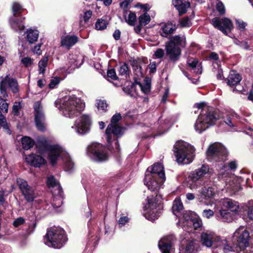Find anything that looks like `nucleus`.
Returning <instances> with one entry per match:
<instances>
[{
    "mask_svg": "<svg viewBox=\"0 0 253 253\" xmlns=\"http://www.w3.org/2000/svg\"><path fill=\"white\" fill-rule=\"evenodd\" d=\"M40 141L48 152L47 158L52 166L55 165L61 159L64 164L65 170L69 172L73 171L74 164L63 147L57 144L49 145L44 138H42Z\"/></svg>",
    "mask_w": 253,
    "mask_h": 253,
    "instance_id": "1",
    "label": "nucleus"
},
{
    "mask_svg": "<svg viewBox=\"0 0 253 253\" xmlns=\"http://www.w3.org/2000/svg\"><path fill=\"white\" fill-rule=\"evenodd\" d=\"M54 104L65 117L70 118L77 116L85 107V103L83 100L74 94L66 95L58 99Z\"/></svg>",
    "mask_w": 253,
    "mask_h": 253,
    "instance_id": "2",
    "label": "nucleus"
},
{
    "mask_svg": "<svg viewBox=\"0 0 253 253\" xmlns=\"http://www.w3.org/2000/svg\"><path fill=\"white\" fill-rule=\"evenodd\" d=\"M194 107L201 110L194 125L195 130L199 133H201L210 126L214 125L219 118L218 111L212 108H208L205 102L196 103Z\"/></svg>",
    "mask_w": 253,
    "mask_h": 253,
    "instance_id": "3",
    "label": "nucleus"
},
{
    "mask_svg": "<svg viewBox=\"0 0 253 253\" xmlns=\"http://www.w3.org/2000/svg\"><path fill=\"white\" fill-rule=\"evenodd\" d=\"M8 88L12 93H17L19 91V87L17 80L12 78L10 74L5 76L0 77V113H7L8 110V104L6 102L8 97Z\"/></svg>",
    "mask_w": 253,
    "mask_h": 253,
    "instance_id": "4",
    "label": "nucleus"
},
{
    "mask_svg": "<svg viewBox=\"0 0 253 253\" xmlns=\"http://www.w3.org/2000/svg\"><path fill=\"white\" fill-rule=\"evenodd\" d=\"M122 119L121 114L117 113L114 114L111 120V123L107 126L105 134L108 144L115 141V146L116 151L119 150V144L118 138L121 137L124 134L125 128L120 126L118 122Z\"/></svg>",
    "mask_w": 253,
    "mask_h": 253,
    "instance_id": "5",
    "label": "nucleus"
},
{
    "mask_svg": "<svg viewBox=\"0 0 253 253\" xmlns=\"http://www.w3.org/2000/svg\"><path fill=\"white\" fill-rule=\"evenodd\" d=\"M194 148L189 143L183 141H178L173 147V152L177 163L187 165L191 163L194 159Z\"/></svg>",
    "mask_w": 253,
    "mask_h": 253,
    "instance_id": "6",
    "label": "nucleus"
},
{
    "mask_svg": "<svg viewBox=\"0 0 253 253\" xmlns=\"http://www.w3.org/2000/svg\"><path fill=\"white\" fill-rule=\"evenodd\" d=\"M67 241L65 231L59 227L48 229L44 238V244L55 249L61 248Z\"/></svg>",
    "mask_w": 253,
    "mask_h": 253,
    "instance_id": "7",
    "label": "nucleus"
},
{
    "mask_svg": "<svg viewBox=\"0 0 253 253\" xmlns=\"http://www.w3.org/2000/svg\"><path fill=\"white\" fill-rule=\"evenodd\" d=\"M163 209L162 197L157 194L155 197H147V202L144 207V216L150 221H154L160 216L161 211Z\"/></svg>",
    "mask_w": 253,
    "mask_h": 253,
    "instance_id": "8",
    "label": "nucleus"
},
{
    "mask_svg": "<svg viewBox=\"0 0 253 253\" xmlns=\"http://www.w3.org/2000/svg\"><path fill=\"white\" fill-rule=\"evenodd\" d=\"M209 171V166L203 165L201 168L190 173L186 180L187 186L192 190L199 188L206 181Z\"/></svg>",
    "mask_w": 253,
    "mask_h": 253,
    "instance_id": "9",
    "label": "nucleus"
},
{
    "mask_svg": "<svg viewBox=\"0 0 253 253\" xmlns=\"http://www.w3.org/2000/svg\"><path fill=\"white\" fill-rule=\"evenodd\" d=\"M206 153L208 159L211 161L224 162L227 159V150L224 146L219 143L211 144Z\"/></svg>",
    "mask_w": 253,
    "mask_h": 253,
    "instance_id": "10",
    "label": "nucleus"
},
{
    "mask_svg": "<svg viewBox=\"0 0 253 253\" xmlns=\"http://www.w3.org/2000/svg\"><path fill=\"white\" fill-rule=\"evenodd\" d=\"M87 156L96 162H104L108 159V154L104 146L100 143L93 142L87 148Z\"/></svg>",
    "mask_w": 253,
    "mask_h": 253,
    "instance_id": "11",
    "label": "nucleus"
},
{
    "mask_svg": "<svg viewBox=\"0 0 253 253\" xmlns=\"http://www.w3.org/2000/svg\"><path fill=\"white\" fill-rule=\"evenodd\" d=\"M249 232L244 226H240L234 233L233 240L236 241V248L244 251L249 246Z\"/></svg>",
    "mask_w": 253,
    "mask_h": 253,
    "instance_id": "12",
    "label": "nucleus"
},
{
    "mask_svg": "<svg viewBox=\"0 0 253 253\" xmlns=\"http://www.w3.org/2000/svg\"><path fill=\"white\" fill-rule=\"evenodd\" d=\"M90 125V117L88 115L84 114L75 121L71 128L78 134L84 135L89 131Z\"/></svg>",
    "mask_w": 253,
    "mask_h": 253,
    "instance_id": "13",
    "label": "nucleus"
},
{
    "mask_svg": "<svg viewBox=\"0 0 253 253\" xmlns=\"http://www.w3.org/2000/svg\"><path fill=\"white\" fill-rule=\"evenodd\" d=\"M35 121L37 128L40 131H44L45 127V115L43 107L40 101H37L34 105Z\"/></svg>",
    "mask_w": 253,
    "mask_h": 253,
    "instance_id": "14",
    "label": "nucleus"
},
{
    "mask_svg": "<svg viewBox=\"0 0 253 253\" xmlns=\"http://www.w3.org/2000/svg\"><path fill=\"white\" fill-rule=\"evenodd\" d=\"M213 26L221 31L224 35H227L233 29L234 26L232 21L227 18H214L212 19Z\"/></svg>",
    "mask_w": 253,
    "mask_h": 253,
    "instance_id": "15",
    "label": "nucleus"
},
{
    "mask_svg": "<svg viewBox=\"0 0 253 253\" xmlns=\"http://www.w3.org/2000/svg\"><path fill=\"white\" fill-rule=\"evenodd\" d=\"M219 237L211 231H206L201 234V244L207 248H216Z\"/></svg>",
    "mask_w": 253,
    "mask_h": 253,
    "instance_id": "16",
    "label": "nucleus"
},
{
    "mask_svg": "<svg viewBox=\"0 0 253 253\" xmlns=\"http://www.w3.org/2000/svg\"><path fill=\"white\" fill-rule=\"evenodd\" d=\"M160 177H154L151 174H145L144 179V184L148 190L156 193L158 192L164 182L160 180Z\"/></svg>",
    "mask_w": 253,
    "mask_h": 253,
    "instance_id": "17",
    "label": "nucleus"
},
{
    "mask_svg": "<svg viewBox=\"0 0 253 253\" xmlns=\"http://www.w3.org/2000/svg\"><path fill=\"white\" fill-rule=\"evenodd\" d=\"M83 63V61L81 56L70 54L67 58V61L64 69L70 73L79 68Z\"/></svg>",
    "mask_w": 253,
    "mask_h": 253,
    "instance_id": "18",
    "label": "nucleus"
},
{
    "mask_svg": "<svg viewBox=\"0 0 253 253\" xmlns=\"http://www.w3.org/2000/svg\"><path fill=\"white\" fill-rule=\"evenodd\" d=\"M151 174L154 177H160L162 182L166 180L165 173L163 165L161 163H155L151 167L147 169L145 174Z\"/></svg>",
    "mask_w": 253,
    "mask_h": 253,
    "instance_id": "19",
    "label": "nucleus"
},
{
    "mask_svg": "<svg viewBox=\"0 0 253 253\" xmlns=\"http://www.w3.org/2000/svg\"><path fill=\"white\" fill-rule=\"evenodd\" d=\"M165 49L167 55L169 56L170 60L175 62L179 59L181 54V49L179 46L172 43H166Z\"/></svg>",
    "mask_w": 253,
    "mask_h": 253,
    "instance_id": "20",
    "label": "nucleus"
},
{
    "mask_svg": "<svg viewBox=\"0 0 253 253\" xmlns=\"http://www.w3.org/2000/svg\"><path fill=\"white\" fill-rule=\"evenodd\" d=\"M220 205L222 209H227L228 211L234 214H237L239 211V203L229 198H224L220 201Z\"/></svg>",
    "mask_w": 253,
    "mask_h": 253,
    "instance_id": "21",
    "label": "nucleus"
},
{
    "mask_svg": "<svg viewBox=\"0 0 253 253\" xmlns=\"http://www.w3.org/2000/svg\"><path fill=\"white\" fill-rule=\"evenodd\" d=\"M225 189L230 195L236 194L241 189L240 183L237 177H230L226 181Z\"/></svg>",
    "mask_w": 253,
    "mask_h": 253,
    "instance_id": "22",
    "label": "nucleus"
},
{
    "mask_svg": "<svg viewBox=\"0 0 253 253\" xmlns=\"http://www.w3.org/2000/svg\"><path fill=\"white\" fill-rule=\"evenodd\" d=\"M174 240V236L170 235L163 237L159 242L158 246L162 253H169L171 244Z\"/></svg>",
    "mask_w": 253,
    "mask_h": 253,
    "instance_id": "23",
    "label": "nucleus"
},
{
    "mask_svg": "<svg viewBox=\"0 0 253 253\" xmlns=\"http://www.w3.org/2000/svg\"><path fill=\"white\" fill-rule=\"evenodd\" d=\"M24 19L25 18L22 17L21 16L11 17L9 22L11 28L16 31H19V33H21L25 28L23 23Z\"/></svg>",
    "mask_w": 253,
    "mask_h": 253,
    "instance_id": "24",
    "label": "nucleus"
},
{
    "mask_svg": "<svg viewBox=\"0 0 253 253\" xmlns=\"http://www.w3.org/2000/svg\"><path fill=\"white\" fill-rule=\"evenodd\" d=\"M26 162L35 167H40L46 163L45 160L39 155L31 154L25 157Z\"/></svg>",
    "mask_w": 253,
    "mask_h": 253,
    "instance_id": "25",
    "label": "nucleus"
},
{
    "mask_svg": "<svg viewBox=\"0 0 253 253\" xmlns=\"http://www.w3.org/2000/svg\"><path fill=\"white\" fill-rule=\"evenodd\" d=\"M216 248L223 251L224 253H227L230 252L237 251L239 252V249L236 248L235 245H231L226 240L221 239L220 237L216 245Z\"/></svg>",
    "mask_w": 253,
    "mask_h": 253,
    "instance_id": "26",
    "label": "nucleus"
},
{
    "mask_svg": "<svg viewBox=\"0 0 253 253\" xmlns=\"http://www.w3.org/2000/svg\"><path fill=\"white\" fill-rule=\"evenodd\" d=\"M79 41V38L74 35L62 37L61 40V45L68 49L74 45Z\"/></svg>",
    "mask_w": 253,
    "mask_h": 253,
    "instance_id": "27",
    "label": "nucleus"
},
{
    "mask_svg": "<svg viewBox=\"0 0 253 253\" xmlns=\"http://www.w3.org/2000/svg\"><path fill=\"white\" fill-rule=\"evenodd\" d=\"M175 30V25L172 23H164L161 25L160 33L162 36L167 37L169 35L173 33Z\"/></svg>",
    "mask_w": 253,
    "mask_h": 253,
    "instance_id": "28",
    "label": "nucleus"
},
{
    "mask_svg": "<svg viewBox=\"0 0 253 253\" xmlns=\"http://www.w3.org/2000/svg\"><path fill=\"white\" fill-rule=\"evenodd\" d=\"M236 214L226 210L221 209L219 211L218 218L222 222H231L233 221Z\"/></svg>",
    "mask_w": 253,
    "mask_h": 253,
    "instance_id": "29",
    "label": "nucleus"
},
{
    "mask_svg": "<svg viewBox=\"0 0 253 253\" xmlns=\"http://www.w3.org/2000/svg\"><path fill=\"white\" fill-rule=\"evenodd\" d=\"M215 194L214 189L211 187H204L199 191V194L198 195L199 199L201 201L203 199L211 198Z\"/></svg>",
    "mask_w": 253,
    "mask_h": 253,
    "instance_id": "30",
    "label": "nucleus"
},
{
    "mask_svg": "<svg viewBox=\"0 0 253 253\" xmlns=\"http://www.w3.org/2000/svg\"><path fill=\"white\" fill-rule=\"evenodd\" d=\"M187 63L193 70L194 72L198 74H201L202 72L201 63H199L197 59L189 57L187 59Z\"/></svg>",
    "mask_w": 253,
    "mask_h": 253,
    "instance_id": "31",
    "label": "nucleus"
},
{
    "mask_svg": "<svg viewBox=\"0 0 253 253\" xmlns=\"http://www.w3.org/2000/svg\"><path fill=\"white\" fill-rule=\"evenodd\" d=\"M199 247L198 242L195 240H190L187 241L185 248V253H196Z\"/></svg>",
    "mask_w": 253,
    "mask_h": 253,
    "instance_id": "32",
    "label": "nucleus"
},
{
    "mask_svg": "<svg viewBox=\"0 0 253 253\" xmlns=\"http://www.w3.org/2000/svg\"><path fill=\"white\" fill-rule=\"evenodd\" d=\"M242 80L241 76L235 71H231L228 78V84L234 86L238 84Z\"/></svg>",
    "mask_w": 253,
    "mask_h": 253,
    "instance_id": "33",
    "label": "nucleus"
},
{
    "mask_svg": "<svg viewBox=\"0 0 253 253\" xmlns=\"http://www.w3.org/2000/svg\"><path fill=\"white\" fill-rule=\"evenodd\" d=\"M47 185L49 188L53 189V191L58 192V193L62 192V189L58 183L54 176L51 175L47 177Z\"/></svg>",
    "mask_w": 253,
    "mask_h": 253,
    "instance_id": "34",
    "label": "nucleus"
},
{
    "mask_svg": "<svg viewBox=\"0 0 253 253\" xmlns=\"http://www.w3.org/2000/svg\"><path fill=\"white\" fill-rule=\"evenodd\" d=\"M53 199L52 201V205L53 208H57L60 207L63 204V191L60 192L53 191Z\"/></svg>",
    "mask_w": 253,
    "mask_h": 253,
    "instance_id": "35",
    "label": "nucleus"
},
{
    "mask_svg": "<svg viewBox=\"0 0 253 253\" xmlns=\"http://www.w3.org/2000/svg\"><path fill=\"white\" fill-rule=\"evenodd\" d=\"M183 217L185 218V220L190 222V224H192L194 228L197 229L202 227V220L199 217H195L193 218L187 214H184L183 215Z\"/></svg>",
    "mask_w": 253,
    "mask_h": 253,
    "instance_id": "36",
    "label": "nucleus"
},
{
    "mask_svg": "<svg viewBox=\"0 0 253 253\" xmlns=\"http://www.w3.org/2000/svg\"><path fill=\"white\" fill-rule=\"evenodd\" d=\"M27 39L30 43L36 42L39 38V32L37 30L29 29L26 32Z\"/></svg>",
    "mask_w": 253,
    "mask_h": 253,
    "instance_id": "37",
    "label": "nucleus"
},
{
    "mask_svg": "<svg viewBox=\"0 0 253 253\" xmlns=\"http://www.w3.org/2000/svg\"><path fill=\"white\" fill-rule=\"evenodd\" d=\"M183 209L182 203L181 200L178 198L175 199L173 201L172 210L173 214L176 216L179 217L178 213L180 212Z\"/></svg>",
    "mask_w": 253,
    "mask_h": 253,
    "instance_id": "38",
    "label": "nucleus"
},
{
    "mask_svg": "<svg viewBox=\"0 0 253 253\" xmlns=\"http://www.w3.org/2000/svg\"><path fill=\"white\" fill-rule=\"evenodd\" d=\"M24 198L28 202H32L35 198L34 189L31 186L22 192Z\"/></svg>",
    "mask_w": 253,
    "mask_h": 253,
    "instance_id": "39",
    "label": "nucleus"
},
{
    "mask_svg": "<svg viewBox=\"0 0 253 253\" xmlns=\"http://www.w3.org/2000/svg\"><path fill=\"white\" fill-rule=\"evenodd\" d=\"M118 72L119 75L122 76L123 79H127L130 73L128 65L125 63L121 65L118 69Z\"/></svg>",
    "mask_w": 253,
    "mask_h": 253,
    "instance_id": "40",
    "label": "nucleus"
},
{
    "mask_svg": "<svg viewBox=\"0 0 253 253\" xmlns=\"http://www.w3.org/2000/svg\"><path fill=\"white\" fill-rule=\"evenodd\" d=\"M21 143L22 148L26 150L30 149L35 144L34 141L28 136L23 137L21 140Z\"/></svg>",
    "mask_w": 253,
    "mask_h": 253,
    "instance_id": "41",
    "label": "nucleus"
},
{
    "mask_svg": "<svg viewBox=\"0 0 253 253\" xmlns=\"http://www.w3.org/2000/svg\"><path fill=\"white\" fill-rule=\"evenodd\" d=\"M48 58V57H44L39 62V74H44L45 68L47 66Z\"/></svg>",
    "mask_w": 253,
    "mask_h": 253,
    "instance_id": "42",
    "label": "nucleus"
},
{
    "mask_svg": "<svg viewBox=\"0 0 253 253\" xmlns=\"http://www.w3.org/2000/svg\"><path fill=\"white\" fill-rule=\"evenodd\" d=\"M16 183L21 192L31 187V186L29 185L26 180L21 178H17Z\"/></svg>",
    "mask_w": 253,
    "mask_h": 253,
    "instance_id": "43",
    "label": "nucleus"
},
{
    "mask_svg": "<svg viewBox=\"0 0 253 253\" xmlns=\"http://www.w3.org/2000/svg\"><path fill=\"white\" fill-rule=\"evenodd\" d=\"M95 105L99 111H101L103 112H105L107 111L108 104L105 100L101 99L97 100Z\"/></svg>",
    "mask_w": 253,
    "mask_h": 253,
    "instance_id": "44",
    "label": "nucleus"
},
{
    "mask_svg": "<svg viewBox=\"0 0 253 253\" xmlns=\"http://www.w3.org/2000/svg\"><path fill=\"white\" fill-rule=\"evenodd\" d=\"M222 168V169L224 170L225 171L228 170H235L236 169L237 167V164L236 161H232L228 163L227 165H225V164H221Z\"/></svg>",
    "mask_w": 253,
    "mask_h": 253,
    "instance_id": "45",
    "label": "nucleus"
},
{
    "mask_svg": "<svg viewBox=\"0 0 253 253\" xmlns=\"http://www.w3.org/2000/svg\"><path fill=\"white\" fill-rule=\"evenodd\" d=\"M108 22L106 20L98 19L95 23V28L98 30H102L106 28Z\"/></svg>",
    "mask_w": 253,
    "mask_h": 253,
    "instance_id": "46",
    "label": "nucleus"
},
{
    "mask_svg": "<svg viewBox=\"0 0 253 253\" xmlns=\"http://www.w3.org/2000/svg\"><path fill=\"white\" fill-rule=\"evenodd\" d=\"M223 122L225 124L230 127L235 126L234 123L233 122L232 118L230 114H227L222 117Z\"/></svg>",
    "mask_w": 253,
    "mask_h": 253,
    "instance_id": "47",
    "label": "nucleus"
},
{
    "mask_svg": "<svg viewBox=\"0 0 253 253\" xmlns=\"http://www.w3.org/2000/svg\"><path fill=\"white\" fill-rule=\"evenodd\" d=\"M138 20L140 25L145 26L150 21V17L147 13H144L139 17Z\"/></svg>",
    "mask_w": 253,
    "mask_h": 253,
    "instance_id": "48",
    "label": "nucleus"
},
{
    "mask_svg": "<svg viewBox=\"0 0 253 253\" xmlns=\"http://www.w3.org/2000/svg\"><path fill=\"white\" fill-rule=\"evenodd\" d=\"M183 41V38L179 36H175L171 38L170 41L167 43H172L179 46Z\"/></svg>",
    "mask_w": 253,
    "mask_h": 253,
    "instance_id": "49",
    "label": "nucleus"
},
{
    "mask_svg": "<svg viewBox=\"0 0 253 253\" xmlns=\"http://www.w3.org/2000/svg\"><path fill=\"white\" fill-rule=\"evenodd\" d=\"M126 22L131 26L134 25L136 19V16L135 13L130 12L127 17H126Z\"/></svg>",
    "mask_w": 253,
    "mask_h": 253,
    "instance_id": "50",
    "label": "nucleus"
},
{
    "mask_svg": "<svg viewBox=\"0 0 253 253\" xmlns=\"http://www.w3.org/2000/svg\"><path fill=\"white\" fill-rule=\"evenodd\" d=\"M233 42L236 45H237L243 49H248L249 48V44L247 42L240 41L237 39L234 38L233 39Z\"/></svg>",
    "mask_w": 253,
    "mask_h": 253,
    "instance_id": "51",
    "label": "nucleus"
},
{
    "mask_svg": "<svg viewBox=\"0 0 253 253\" xmlns=\"http://www.w3.org/2000/svg\"><path fill=\"white\" fill-rule=\"evenodd\" d=\"M188 1L184 0H172V3L173 5L176 8L178 11H182L183 9L181 7H180V5H182L185 3H187Z\"/></svg>",
    "mask_w": 253,
    "mask_h": 253,
    "instance_id": "52",
    "label": "nucleus"
},
{
    "mask_svg": "<svg viewBox=\"0 0 253 253\" xmlns=\"http://www.w3.org/2000/svg\"><path fill=\"white\" fill-rule=\"evenodd\" d=\"M216 9L220 14H224L225 12V6L221 1H217L216 3Z\"/></svg>",
    "mask_w": 253,
    "mask_h": 253,
    "instance_id": "53",
    "label": "nucleus"
},
{
    "mask_svg": "<svg viewBox=\"0 0 253 253\" xmlns=\"http://www.w3.org/2000/svg\"><path fill=\"white\" fill-rule=\"evenodd\" d=\"M21 8V5L19 3L14 2L12 5L13 16H16L17 13L19 12Z\"/></svg>",
    "mask_w": 253,
    "mask_h": 253,
    "instance_id": "54",
    "label": "nucleus"
},
{
    "mask_svg": "<svg viewBox=\"0 0 253 253\" xmlns=\"http://www.w3.org/2000/svg\"><path fill=\"white\" fill-rule=\"evenodd\" d=\"M180 25L182 27H188L191 26V23L189 18L184 17L181 20Z\"/></svg>",
    "mask_w": 253,
    "mask_h": 253,
    "instance_id": "55",
    "label": "nucleus"
},
{
    "mask_svg": "<svg viewBox=\"0 0 253 253\" xmlns=\"http://www.w3.org/2000/svg\"><path fill=\"white\" fill-rule=\"evenodd\" d=\"M33 60L31 57H26L21 59L22 63L26 67H29L33 64Z\"/></svg>",
    "mask_w": 253,
    "mask_h": 253,
    "instance_id": "56",
    "label": "nucleus"
},
{
    "mask_svg": "<svg viewBox=\"0 0 253 253\" xmlns=\"http://www.w3.org/2000/svg\"><path fill=\"white\" fill-rule=\"evenodd\" d=\"M165 55L164 50L162 48H158L154 52V56L156 58L161 59Z\"/></svg>",
    "mask_w": 253,
    "mask_h": 253,
    "instance_id": "57",
    "label": "nucleus"
},
{
    "mask_svg": "<svg viewBox=\"0 0 253 253\" xmlns=\"http://www.w3.org/2000/svg\"><path fill=\"white\" fill-rule=\"evenodd\" d=\"M133 90V86L131 85L130 86H127L123 88V90L127 95L130 96H133L134 95L132 91Z\"/></svg>",
    "mask_w": 253,
    "mask_h": 253,
    "instance_id": "58",
    "label": "nucleus"
},
{
    "mask_svg": "<svg viewBox=\"0 0 253 253\" xmlns=\"http://www.w3.org/2000/svg\"><path fill=\"white\" fill-rule=\"evenodd\" d=\"M141 91L145 94H148L150 91V84L148 83L144 84H140Z\"/></svg>",
    "mask_w": 253,
    "mask_h": 253,
    "instance_id": "59",
    "label": "nucleus"
},
{
    "mask_svg": "<svg viewBox=\"0 0 253 253\" xmlns=\"http://www.w3.org/2000/svg\"><path fill=\"white\" fill-rule=\"evenodd\" d=\"M21 109V104L20 102H15L12 107V113L14 115H18L19 110Z\"/></svg>",
    "mask_w": 253,
    "mask_h": 253,
    "instance_id": "60",
    "label": "nucleus"
},
{
    "mask_svg": "<svg viewBox=\"0 0 253 253\" xmlns=\"http://www.w3.org/2000/svg\"><path fill=\"white\" fill-rule=\"evenodd\" d=\"M236 23L237 24V28H238V29L241 31H243L245 30V27L247 25V24L245 22L239 19L236 20Z\"/></svg>",
    "mask_w": 253,
    "mask_h": 253,
    "instance_id": "61",
    "label": "nucleus"
},
{
    "mask_svg": "<svg viewBox=\"0 0 253 253\" xmlns=\"http://www.w3.org/2000/svg\"><path fill=\"white\" fill-rule=\"evenodd\" d=\"M60 80L58 78H54L50 80V82L48 84L49 87L51 89L54 88L59 84Z\"/></svg>",
    "mask_w": 253,
    "mask_h": 253,
    "instance_id": "62",
    "label": "nucleus"
},
{
    "mask_svg": "<svg viewBox=\"0 0 253 253\" xmlns=\"http://www.w3.org/2000/svg\"><path fill=\"white\" fill-rule=\"evenodd\" d=\"M25 222L23 217H20L16 218L13 222V225L15 227H18L20 225L23 224Z\"/></svg>",
    "mask_w": 253,
    "mask_h": 253,
    "instance_id": "63",
    "label": "nucleus"
},
{
    "mask_svg": "<svg viewBox=\"0 0 253 253\" xmlns=\"http://www.w3.org/2000/svg\"><path fill=\"white\" fill-rule=\"evenodd\" d=\"M107 76L108 77L111 78L114 80H117L118 79V77L116 76L115 70L114 69H111L108 71Z\"/></svg>",
    "mask_w": 253,
    "mask_h": 253,
    "instance_id": "64",
    "label": "nucleus"
}]
</instances>
